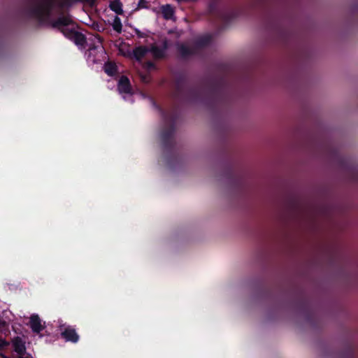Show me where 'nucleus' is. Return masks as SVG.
I'll use <instances>...</instances> for the list:
<instances>
[{"label":"nucleus","instance_id":"obj_1","mask_svg":"<svg viewBox=\"0 0 358 358\" xmlns=\"http://www.w3.org/2000/svg\"><path fill=\"white\" fill-rule=\"evenodd\" d=\"M173 97L177 101L201 102L211 108L227 106L232 99L224 78H212L202 85H192L182 73L175 78Z\"/></svg>","mask_w":358,"mask_h":358},{"label":"nucleus","instance_id":"obj_2","mask_svg":"<svg viewBox=\"0 0 358 358\" xmlns=\"http://www.w3.org/2000/svg\"><path fill=\"white\" fill-rule=\"evenodd\" d=\"M29 1L30 5L27 11L29 16L37 19L41 24L57 29L65 37L78 45L83 46L86 43V37L83 34L68 27L73 22L69 15L59 16L55 20H51L55 0H29Z\"/></svg>","mask_w":358,"mask_h":358},{"label":"nucleus","instance_id":"obj_3","mask_svg":"<svg viewBox=\"0 0 358 358\" xmlns=\"http://www.w3.org/2000/svg\"><path fill=\"white\" fill-rule=\"evenodd\" d=\"M152 103L160 111L165 123V127L160 134L163 150L167 153H172L176 146L174 134L176 121L178 117V112L176 109H173L169 113H166L155 101H152Z\"/></svg>","mask_w":358,"mask_h":358},{"label":"nucleus","instance_id":"obj_4","mask_svg":"<svg viewBox=\"0 0 358 358\" xmlns=\"http://www.w3.org/2000/svg\"><path fill=\"white\" fill-rule=\"evenodd\" d=\"M219 0H210L208 6V12L211 17L220 20L223 24L229 23L235 16L231 10H221L218 8Z\"/></svg>","mask_w":358,"mask_h":358},{"label":"nucleus","instance_id":"obj_5","mask_svg":"<svg viewBox=\"0 0 358 358\" xmlns=\"http://www.w3.org/2000/svg\"><path fill=\"white\" fill-rule=\"evenodd\" d=\"M61 331V336L66 342L76 343L80 338L76 329L71 326H66L64 324L59 327Z\"/></svg>","mask_w":358,"mask_h":358},{"label":"nucleus","instance_id":"obj_6","mask_svg":"<svg viewBox=\"0 0 358 358\" xmlns=\"http://www.w3.org/2000/svg\"><path fill=\"white\" fill-rule=\"evenodd\" d=\"M177 52L182 59H187L189 57L196 54V51L193 47H189L185 43H178L176 45Z\"/></svg>","mask_w":358,"mask_h":358},{"label":"nucleus","instance_id":"obj_7","mask_svg":"<svg viewBox=\"0 0 358 358\" xmlns=\"http://www.w3.org/2000/svg\"><path fill=\"white\" fill-rule=\"evenodd\" d=\"M212 36L210 34H206L197 38L194 43V48L196 51V53L199 50L208 46L212 41Z\"/></svg>","mask_w":358,"mask_h":358},{"label":"nucleus","instance_id":"obj_8","mask_svg":"<svg viewBox=\"0 0 358 358\" xmlns=\"http://www.w3.org/2000/svg\"><path fill=\"white\" fill-rule=\"evenodd\" d=\"M29 326L34 333L38 334L43 329L44 326L41 324V320L36 314L31 315L29 320Z\"/></svg>","mask_w":358,"mask_h":358},{"label":"nucleus","instance_id":"obj_9","mask_svg":"<svg viewBox=\"0 0 358 358\" xmlns=\"http://www.w3.org/2000/svg\"><path fill=\"white\" fill-rule=\"evenodd\" d=\"M117 88L120 93H131V87L129 79L125 76H121L118 82Z\"/></svg>","mask_w":358,"mask_h":358},{"label":"nucleus","instance_id":"obj_10","mask_svg":"<svg viewBox=\"0 0 358 358\" xmlns=\"http://www.w3.org/2000/svg\"><path fill=\"white\" fill-rule=\"evenodd\" d=\"M12 343L13 350L15 352L17 353L18 355H24L26 354L25 343L20 337H15Z\"/></svg>","mask_w":358,"mask_h":358},{"label":"nucleus","instance_id":"obj_11","mask_svg":"<svg viewBox=\"0 0 358 358\" xmlns=\"http://www.w3.org/2000/svg\"><path fill=\"white\" fill-rule=\"evenodd\" d=\"M148 52H149L148 48L140 45L133 50V57L136 60L141 62Z\"/></svg>","mask_w":358,"mask_h":358},{"label":"nucleus","instance_id":"obj_12","mask_svg":"<svg viewBox=\"0 0 358 358\" xmlns=\"http://www.w3.org/2000/svg\"><path fill=\"white\" fill-rule=\"evenodd\" d=\"M149 52L152 53V57L155 59H162L165 58L166 53L158 47L156 44L152 43L150 45V48H148Z\"/></svg>","mask_w":358,"mask_h":358},{"label":"nucleus","instance_id":"obj_13","mask_svg":"<svg viewBox=\"0 0 358 358\" xmlns=\"http://www.w3.org/2000/svg\"><path fill=\"white\" fill-rule=\"evenodd\" d=\"M109 8L111 10L115 12L117 15H122V3L120 0H113L110 2Z\"/></svg>","mask_w":358,"mask_h":358},{"label":"nucleus","instance_id":"obj_14","mask_svg":"<svg viewBox=\"0 0 358 358\" xmlns=\"http://www.w3.org/2000/svg\"><path fill=\"white\" fill-rule=\"evenodd\" d=\"M104 71L109 76H113L117 71V67L116 64L111 62H107L104 64Z\"/></svg>","mask_w":358,"mask_h":358},{"label":"nucleus","instance_id":"obj_15","mask_svg":"<svg viewBox=\"0 0 358 358\" xmlns=\"http://www.w3.org/2000/svg\"><path fill=\"white\" fill-rule=\"evenodd\" d=\"M163 17L166 20H170L174 15V10L170 4H166L161 8Z\"/></svg>","mask_w":358,"mask_h":358},{"label":"nucleus","instance_id":"obj_16","mask_svg":"<svg viewBox=\"0 0 358 358\" xmlns=\"http://www.w3.org/2000/svg\"><path fill=\"white\" fill-rule=\"evenodd\" d=\"M113 29L117 33L120 34L122 31V24L121 20L119 17L115 16V19L113 20Z\"/></svg>","mask_w":358,"mask_h":358},{"label":"nucleus","instance_id":"obj_17","mask_svg":"<svg viewBox=\"0 0 358 358\" xmlns=\"http://www.w3.org/2000/svg\"><path fill=\"white\" fill-rule=\"evenodd\" d=\"M355 350L352 346H349L345 355L346 358H355Z\"/></svg>","mask_w":358,"mask_h":358},{"label":"nucleus","instance_id":"obj_18","mask_svg":"<svg viewBox=\"0 0 358 358\" xmlns=\"http://www.w3.org/2000/svg\"><path fill=\"white\" fill-rule=\"evenodd\" d=\"M149 3L146 0H139L138 3V8H147Z\"/></svg>","mask_w":358,"mask_h":358},{"label":"nucleus","instance_id":"obj_19","mask_svg":"<svg viewBox=\"0 0 358 358\" xmlns=\"http://www.w3.org/2000/svg\"><path fill=\"white\" fill-rule=\"evenodd\" d=\"M9 345V343L3 339L0 338V350H3L6 348Z\"/></svg>","mask_w":358,"mask_h":358},{"label":"nucleus","instance_id":"obj_20","mask_svg":"<svg viewBox=\"0 0 358 358\" xmlns=\"http://www.w3.org/2000/svg\"><path fill=\"white\" fill-rule=\"evenodd\" d=\"M162 50L166 53L167 49L169 48V43L167 40H164L162 43V47H160Z\"/></svg>","mask_w":358,"mask_h":358},{"label":"nucleus","instance_id":"obj_21","mask_svg":"<svg viewBox=\"0 0 358 358\" xmlns=\"http://www.w3.org/2000/svg\"><path fill=\"white\" fill-rule=\"evenodd\" d=\"M301 306H302L303 308H304L306 310L308 309V302L306 300H302Z\"/></svg>","mask_w":358,"mask_h":358},{"label":"nucleus","instance_id":"obj_22","mask_svg":"<svg viewBox=\"0 0 358 358\" xmlns=\"http://www.w3.org/2000/svg\"><path fill=\"white\" fill-rule=\"evenodd\" d=\"M18 358H33L29 354H25L24 355H19Z\"/></svg>","mask_w":358,"mask_h":358},{"label":"nucleus","instance_id":"obj_23","mask_svg":"<svg viewBox=\"0 0 358 358\" xmlns=\"http://www.w3.org/2000/svg\"><path fill=\"white\" fill-rule=\"evenodd\" d=\"M6 326H7L6 322L0 320V327L3 328V327H6Z\"/></svg>","mask_w":358,"mask_h":358},{"label":"nucleus","instance_id":"obj_24","mask_svg":"<svg viewBox=\"0 0 358 358\" xmlns=\"http://www.w3.org/2000/svg\"><path fill=\"white\" fill-rule=\"evenodd\" d=\"M148 66L150 67V68H154L155 66V64L152 62H148Z\"/></svg>","mask_w":358,"mask_h":358},{"label":"nucleus","instance_id":"obj_25","mask_svg":"<svg viewBox=\"0 0 358 358\" xmlns=\"http://www.w3.org/2000/svg\"><path fill=\"white\" fill-rule=\"evenodd\" d=\"M136 34L138 35V37L140 38H143V34L140 31H136Z\"/></svg>","mask_w":358,"mask_h":358}]
</instances>
